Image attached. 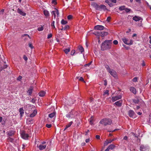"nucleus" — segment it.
Here are the masks:
<instances>
[{
    "label": "nucleus",
    "mask_w": 151,
    "mask_h": 151,
    "mask_svg": "<svg viewBox=\"0 0 151 151\" xmlns=\"http://www.w3.org/2000/svg\"><path fill=\"white\" fill-rule=\"evenodd\" d=\"M7 140L9 141L12 142L14 140V139L11 137H9L7 138Z\"/></svg>",
    "instance_id": "nucleus-38"
},
{
    "label": "nucleus",
    "mask_w": 151,
    "mask_h": 151,
    "mask_svg": "<svg viewBox=\"0 0 151 151\" xmlns=\"http://www.w3.org/2000/svg\"><path fill=\"white\" fill-rule=\"evenodd\" d=\"M76 78L79 79V80L85 82L83 78L82 77H76Z\"/></svg>",
    "instance_id": "nucleus-34"
},
{
    "label": "nucleus",
    "mask_w": 151,
    "mask_h": 151,
    "mask_svg": "<svg viewBox=\"0 0 151 151\" xmlns=\"http://www.w3.org/2000/svg\"><path fill=\"white\" fill-rule=\"evenodd\" d=\"M27 122L28 124H30L33 123V121L32 119L29 118L27 120Z\"/></svg>",
    "instance_id": "nucleus-23"
},
{
    "label": "nucleus",
    "mask_w": 151,
    "mask_h": 151,
    "mask_svg": "<svg viewBox=\"0 0 151 151\" xmlns=\"http://www.w3.org/2000/svg\"><path fill=\"white\" fill-rule=\"evenodd\" d=\"M7 65L6 64L4 65L2 67L3 69H5L7 68Z\"/></svg>",
    "instance_id": "nucleus-61"
},
{
    "label": "nucleus",
    "mask_w": 151,
    "mask_h": 151,
    "mask_svg": "<svg viewBox=\"0 0 151 151\" xmlns=\"http://www.w3.org/2000/svg\"><path fill=\"white\" fill-rule=\"evenodd\" d=\"M45 94V92L44 91H41L39 93V95L40 96L43 97Z\"/></svg>",
    "instance_id": "nucleus-21"
},
{
    "label": "nucleus",
    "mask_w": 151,
    "mask_h": 151,
    "mask_svg": "<svg viewBox=\"0 0 151 151\" xmlns=\"http://www.w3.org/2000/svg\"><path fill=\"white\" fill-rule=\"evenodd\" d=\"M46 145H40L38 147L40 150H42L45 149L46 147Z\"/></svg>",
    "instance_id": "nucleus-16"
},
{
    "label": "nucleus",
    "mask_w": 151,
    "mask_h": 151,
    "mask_svg": "<svg viewBox=\"0 0 151 151\" xmlns=\"http://www.w3.org/2000/svg\"><path fill=\"white\" fill-rule=\"evenodd\" d=\"M109 143L108 140H106V141H105V143H104V145H107Z\"/></svg>",
    "instance_id": "nucleus-56"
},
{
    "label": "nucleus",
    "mask_w": 151,
    "mask_h": 151,
    "mask_svg": "<svg viewBox=\"0 0 151 151\" xmlns=\"http://www.w3.org/2000/svg\"><path fill=\"white\" fill-rule=\"evenodd\" d=\"M46 127L48 128H50L52 127V125L51 124H47L45 125Z\"/></svg>",
    "instance_id": "nucleus-43"
},
{
    "label": "nucleus",
    "mask_w": 151,
    "mask_h": 151,
    "mask_svg": "<svg viewBox=\"0 0 151 151\" xmlns=\"http://www.w3.org/2000/svg\"><path fill=\"white\" fill-rule=\"evenodd\" d=\"M111 40H106L102 44L101 46V50H104L110 49L111 47Z\"/></svg>",
    "instance_id": "nucleus-1"
},
{
    "label": "nucleus",
    "mask_w": 151,
    "mask_h": 151,
    "mask_svg": "<svg viewBox=\"0 0 151 151\" xmlns=\"http://www.w3.org/2000/svg\"><path fill=\"white\" fill-rule=\"evenodd\" d=\"M72 16L71 15H69L67 17V18L68 20H70L72 19Z\"/></svg>",
    "instance_id": "nucleus-46"
},
{
    "label": "nucleus",
    "mask_w": 151,
    "mask_h": 151,
    "mask_svg": "<svg viewBox=\"0 0 151 151\" xmlns=\"http://www.w3.org/2000/svg\"><path fill=\"white\" fill-rule=\"evenodd\" d=\"M23 59L25 61H27L28 59L27 57L25 55H24L23 57Z\"/></svg>",
    "instance_id": "nucleus-54"
},
{
    "label": "nucleus",
    "mask_w": 151,
    "mask_h": 151,
    "mask_svg": "<svg viewBox=\"0 0 151 151\" xmlns=\"http://www.w3.org/2000/svg\"><path fill=\"white\" fill-rule=\"evenodd\" d=\"M125 6H122L119 7V9L120 11H122L125 10Z\"/></svg>",
    "instance_id": "nucleus-32"
},
{
    "label": "nucleus",
    "mask_w": 151,
    "mask_h": 151,
    "mask_svg": "<svg viewBox=\"0 0 151 151\" xmlns=\"http://www.w3.org/2000/svg\"><path fill=\"white\" fill-rule=\"evenodd\" d=\"M105 68L106 69L107 71L109 72L111 69H110L109 66L108 65H105Z\"/></svg>",
    "instance_id": "nucleus-30"
},
{
    "label": "nucleus",
    "mask_w": 151,
    "mask_h": 151,
    "mask_svg": "<svg viewBox=\"0 0 151 151\" xmlns=\"http://www.w3.org/2000/svg\"><path fill=\"white\" fill-rule=\"evenodd\" d=\"M70 51V49L69 48L65 49L64 50V51L65 53L66 54H67L68 53V52H69Z\"/></svg>",
    "instance_id": "nucleus-33"
},
{
    "label": "nucleus",
    "mask_w": 151,
    "mask_h": 151,
    "mask_svg": "<svg viewBox=\"0 0 151 151\" xmlns=\"http://www.w3.org/2000/svg\"><path fill=\"white\" fill-rule=\"evenodd\" d=\"M104 27L101 25H97L94 27V29L96 30H102L104 29Z\"/></svg>",
    "instance_id": "nucleus-5"
},
{
    "label": "nucleus",
    "mask_w": 151,
    "mask_h": 151,
    "mask_svg": "<svg viewBox=\"0 0 151 151\" xmlns=\"http://www.w3.org/2000/svg\"><path fill=\"white\" fill-rule=\"evenodd\" d=\"M128 113L129 116L131 117H133L135 114L134 111L132 110H129Z\"/></svg>",
    "instance_id": "nucleus-9"
},
{
    "label": "nucleus",
    "mask_w": 151,
    "mask_h": 151,
    "mask_svg": "<svg viewBox=\"0 0 151 151\" xmlns=\"http://www.w3.org/2000/svg\"><path fill=\"white\" fill-rule=\"evenodd\" d=\"M133 19L136 22L140 20L141 18L139 17L135 16L133 18Z\"/></svg>",
    "instance_id": "nucleus-19"
},
{
    "label": "nucleus",
    "mask_w": 151,
    "mask_h": 151,
    "mask_svg": "<svg viewBox=\"0 0 151 151\" xmlns=\"http://www.w3.org/2000/svg\"><path fill=\"white\" fill-rule=\"evenodd\" d=\"M115 147V146L114 145L111 144L108 147V148L109 149L112 150Z\"/></svg>",
    "instance_id": "nucleus-31"
},
{
    "label": "nucleus",
    "mask_w": 151,
    "mask_h": 151,
    "mask_svg": "<svg viewBox=\"0 0 151 151\" xmlns=\"http://www.w3.org/2000/svg\"><path fill=\"white\" fill-rule=\"evenodd\" d=\"M55 11H54L55 13L57 14V16H58L59 15V12H58V10L57 9H55Z\"/></svg>",
    "instance_id": "nucleus-52"
},
{
    "label": "nucleus",
    "mask_w": 151,
    "mask_h": 151,
    "mask_svg": "<svg viewBox=\"0 0 151 151\" xmlns=\"http://www.w3.org/2000/svg\"><path fill=\"white\" fill-rule=\"evenodd\" d=\"M92 6L93 7L95 8L97 10H100V6L98 5L96 3H93L91 4Z\"/></svg>",
    "instance_id": "nucleus-10"
},
{
    "label": "nucleus",
    "mask_w": 151,
    "mask_h": 151,
    "mask_svg": "<svg viewBox=\"0 0 151 151\" xmlns=\"http://www.w3.org/2000/svg\"><path fill=\"white\" fill-rule=\"evenodd\" d=\"M43 12L44 15L46 16V17H47L49 16V12L48 11L46 10H44Z\"/></svg>",
    "instance_id": "nucleus-28"
},
{
    "label": "nucleus",
    "mask_w": 151,
    "mask_h": 151,
    "mask_svg": "<svg viewBox=\"0 0 151 151\" xmlns=\"http://www.w3.org/2000/svg\"><path fill=\"white\" fill-rule=\"evenodd\" d=\"M122 98V96L118 95L112 97V101L114 102L118 100L121 99Z\"/></svg>",
    "instance_id": "nucleus-7"
},
{
    "label": "nucleus",
    "mask_w": 151,
    "mask_h": 151,
    "mask_svg": "<svg viewBox=\"0 0 151 151\" xmlns=\"http://www.w3.org/2000/svg\"><path fill=\"white\" fill-rule=\"evenodd\" d=\"M33 88L32 87H31L27 91V93H28V95L30 96L31 95L32 92Z\"/></svg>",
    "instance_id": "nucleus-20"
},
{
    "label": "nucleus",
    "mask_w": 151,
    "mask_h": 151,
    "mask_svg": "<svg viewBox=\"0 0 151 151\" xmlns=\"http://www.w3.org/2000/svg\"><path fill=\"white\" fill-rule=\"evenodd\" d=\"M52 3L53 4H54L55 5L56 4H57L56 0H52Z\"/></svg>",
    "instance_id": "nucleus-44"
},
{
    "label": "nucleus",
    "mask_w": 151,
    "mask_h": 151,
    "mask_svg": "<svg viewBox=\"0 0 151 151\" xmlns=\"http://www.w3.org/2000/svg\"><path fill=\"white\" fill-rule=\"evenodd\" d=\"M90 124L92 125L93 124V119H91L90 121Z\"/></svg>",
    "instance_id": "nucleus-63"
},
{
    "label": "nucleus",
    "mask_w": 151,
    "mask_h": 151,
    "mask_svg": "<svg viewBox=\"0 0 151 151\" xmlns=\"http://www.w3.org/2000/svg\"><path fill=\"white\" fill-rule=\"evenodd\" d=\"M56 113L55 112H53L52 113L49 114L48 116L49 118H48L47 120L48 121H50L49 118H53L54 116H55Z\"/></svg>",
    "instance_id": "nucleus-11"
},
{
    "label": "nucleus",
    "mask_w": 151,
    "mask_h": 151,
    "mask_svg": "<svg viewBox=\"0 0 151 151\" xmlns=\"http://www.w3.org/2000/svg\"><path fill=\"white\" fill-rule=\"evenodd\" d=\"M78 49L82 53L84 51V49L83 47L81 46H79L78 47Z\"/></svg>",
    "instance_id": "nucleus-27"
},
{
    "label": "nucleus",
    "mask_w": 151,
    "mask_h": 151,
    "mask_svg": "<svg viewBox=\"0 0 151 151\" xmlns=\"http://www.w3.org/2000/svg\"><path fill=\"white\" fill-rule=\"evenodd\" d=\"M92 62V61L90 63H88L87 64H86L84 65V66L85 67H86L87 66L89 67V66L91 65V63Z\"/></svg>",
    "instance_id": "nucleus-47"
},
{
    "label": "nucleus",
    "mask_w": 151,
    "mask_h": 151,
    "mask_svg": "<svg viewBox=\"0 0 151 151\" xmlns=\"http://www.w3.org/2000/svg\"><path fill=\"white\" fill-rule=\"evenodd\" d=\"M93 34L97 36H100V32H95L93 33Z\"/></svg>",
    "instance_id": "nucleus-35"
},
{
    "label": "nucleus",
    "mask_w": 151,
    "mask_h": 151,
    "mask_svg": "<svg viewBox=\"0 0 151 151\" xmlns=\"http://www.w3.org/2000/svg\"><path fill=\"white\" fill-rule=\"evenodd\" d=\"M130 90L131 92L133 93L134 94H135L136 93V90L135 88L134 87H131L130 88Z\"/></svg>",
    "instance_id": "nucleus-18"
},
{
    "label": "nucleus",
    "mask_w": 151,
    "mask_h": 151,
    "mask_svg": "<svg viewBox=\"0 0 151 151\" xmlns=\"http://www.w3.org/2000/svg\"><path fill=\"white\" fill-rule=\"evenodd\" d=\"M64 30H65L67 29H68L69 28V26L68 25H66L64 27Z\"/></svg>",
    "instance_id": "nucleus-42"
},
{
    "label": "nucleus",
    "mask_w": 151,
    "mask_h": 151,
    "mask_svg": "<svg viewBox=\"0 0 151 151\" xmlns=\"http://www.w3.org/2000/svg\"><path fill=\"white\" fill-rule=\"evenodd\" d=\"M100 36L101 37H104L107 35L108 33L106 32H100Z\"/></svg>",
    "instance_id": "nucleus-24"
},
{
    "label": "nucleus",
    "mask_w": 151,
    "mask_h": 151,
    "mask_svg": "<svg viewBox=\"0 0 151 151\" xmlns=\"http://www.w3.org/2000/svg\"><path fill=\"white\" fill-rule=\"evenodd\" d=\"M67 23V22L63 19L61 21V24L63 25H65Z\"/></svg>",
    "instance_id": "nucleus-36"
},
{
    "label": "nucleus",
    "mask_w": 151,
    "mask_h": 151,
    "mask_svg": "<svg viewBox=\"0 0 151 151\" xmlns=\"http://www.w3.org/2000/svg\"><path fill=\"white\" fill-rule=\"evenodd\" d=\"M7 134L10 136H13L15 134V132L13 130H9L6 132Z\"/></svg>",
    "instance_id": "nucleus-13"
},
{
    "label": "nucleus",
    "mask_w": 151,
    "mask_h": 151,
    "mask_svg": "<svg viewBox=\"0 0 151 151\" xmlns=\"http://www.w3.org/2000/svg\"><path fill=\"white\" fill-rule=\"evenodd\" d=\"M122 40L124 43L127 45H131L133 43V41L132 40H130L129 41L126 37H124L122 38Z\"/></svg>",
    "instance_id": "nucleus-3"
},
{
    "label": "nucleus",
    "mask_w": 151,
    "mask_h": 151,
    "mask_svg": "<svg viewBox=\"0 0 151 151\" xmlns=\"http://www.w3.org/2000/svg\"><path fill=\"white\" fill-rule=\"evenodd\" d=\"M28 45L29 47H30L31 49H32L33 48V47L31 43H29L28 44Z\"/></svg>",
    "instance_id": "nucleus-49"
},
{
    "label": "nucleus",
    "mask_w": 151,
    "mask_h": 151,
    "mask_svg": "<svg viewBox=\"0 0 151 151\" xmlns=\"http://www.w3.org/2000/svg\"><path fill=\"white\" fill-rule=\"evenodd\" d=\"M17 12L23 16H25L26 15V13L22 11L21 9L19 8L18 9Z\"/></svg>",
    "instance_id": "nucleus-12"
},
{
    "label": "nucleus",
    "mask_w": 151,
    "mask_h": 151,
    "mask_svg": "<svg viewBox=\"0 0 151 151\" xmlns=\"http://www.w3.org/2000/svg\"><path fill=\"white\" fill-rule=\"evenodd\" d=\"M125 11L126 12L128 13L130 11L131 9H128L127 8H125Z\"/></svg>",
    "instance_id": "nucleus-40"
},
{
    "label": "nucleus",
    "mask_w": 151,
    "mask_h": 151,
    "mask_svg": "<svg viewBox=\"0 0 151 151\" xmlns=\"http://www.w3.org/2000/svg\"><path fill=\"white\" fill-rule=\"evenodd\" d=\"M109 91L108 90H106L104 91V94H103V95H105L106 94L109 95Z\"/></svg>",
    "instance_id": "nucleus-45"
},
{
    "label": "nucleus",
    "mask_w": 151,
    "mask_h": 151,
    "mask_svg": "<svg viewBox=\"0 0 151 151\" xmlns=\"http://www.w3.org/2000/svg\"><path fill=\"white\" fill-rule=\"evenodd\" d=\"M22 138L24 139H27L29 136L28 134L24 132H23L21 134Z\"/></svg>",
    "instance_id": "nucleus-8"
},
{
    "label": "nucleus",
    "mask_w": 151,
    "mask_h": 151,
    "mask_svg": "<svg viewBox=\"0 0 151 151\" xmlns=\"http://www.w3.org/2000/svg\"><path fill=\"white\" fill-rule=\"evenodd\" d=\"M55 22L54 21H53L51 24V26L52 27H53L54 28H55V27L54 25Z\"/></svg>",
    "instance_id": "nucleus-50"
},
{
    "label": "nucleus",
    "mask_w": 151,
    "mask_h": 151,
    "mask_svg": "<svg viewBox=\"0 0 151 151\" xmlns=\"http://www.w3.org/2000/svg\"><path fill=\"white\" fill-rule=\"evenodd\" d=\"M36 101V99L34 98H33L32 100L31 101V102L32 103H34Z\"/></svg>",
    "instance_id": "nucleus-58"
},
{
    "label": "nucleus",
    "mask_w": 151,
    "mask_h": 151,
    "mask_svg": "<svg viewBox=\"0 0 151 151\" xmlns=\"http://www.w3.org/2000/svg\"><path fill=\"white\" fill-rule=\"evenodd\" d=\"M75 53V50H73L71 51L70 52V54L71 55H73Z\"/></svg>",
    "instance_id": "nucleus-48"
},
{
    "label": "nucleus",
    "mask_w": 151,
    "mask_h": 151,
    "mask_svg": "<svg viewBox=\"0 0 151 151\" xmlns=\"http://www.w3.org/2000/svg\"><path fill=\"white\" fill-rule=\"evenodd\" d=\"M109 72L114 78H116L117 77V73L116 71L114 70L111 69Z\"/></svg>",
    "instance_id": "nucleus-4"
},
{
    "label": "nucleus",
    "mask_w": 151,
    "mask_h": 151,
    "mask_svg": "<svg viewBox=\"0 0 151 151\" xmlns=\"http://www.w3.org/2000/svg\"><path fill=\"white\" fill-rule=\"evenodd\" d=\"M22 78V76H19L17 78V80L19 81H20Z\"/></svg>",
    "instance_id": "nucleus-55"
},
{
    "label": "nucleus",
    "mask_w": 151,
    "mask_h": 151,
    "mask_svg": "<svg viewBox=\"0 0 151 151\" xmlns=\"http://www.w3.org/2000/svg\"><path fill=\"white\" fill-rule=\"evenodd\" d=\"M37 114V111L36 110H35L34 112L30 115V117H33L35 116Z\"/></svg>",
    "instance_id": "nucleus-25"
},
{
    "label": "nucleus",
    "mask_w": 151,
    "mask_h": 151,
    "mask_svg": "<svg viewBox=\"0 0 151 151\" xmlns=\"http://www.w3.org/2000/svg\"><path fill=\"white\" fill-rule=\"evenodd\" d=\"M133 102L135 104H138L139 101L140 99L138 98L132 99Z\"/></svg>",
    "instance_id": "nucleus-17"
},
{
    "label": "nucleus",
    "mask_w": 151,
    "mask_h": 151,
    "mask_svg": "<svg viewBox=\"0 0 151 151\" xmlns=\"http://www.w3.org/2000/svg\"><path fill=\"white\" fill-rule=\"evenodd\" d=\"M75 113V111L73 110H72L70 112L66 114V116L68 118H72Z\"/></svg>",
    "instance_id": "nucleus-6"
},
{
    "label": "nucleus",
    "mask_w": 151,
    "mask_h": 151,
    "mask_svg": "<svg viewBox=\"0 0 151 151\" xmlns=\"http://www.w3.org/2000/svg\"><path fill=\"white\" fill-rule=\"evenodd\" d=\"M19 112L21 116H22V114L24 113V110L22 108L19 109Z\"/></svg>",
    "instance_id": "nucleus-26"
},
{
    "label": "nucleus",
    "mask_w": 151,
    "mask_h": 151,
    "mask_svg": "<svg viewBox=\"0 0 151 151\" xmlns=\"http://www.w3.org/2000/svg\"><path fill=\"white\" fill-rule=\"evenodd\" d=\"M52 15H53L54 16V18H55L56 17V13L54 11H52Z\"/></svg>",
    "instance_id": "nucleus-51"
},
{
    "label": "nucleus",
    "mask_w": 151,
    "mask_h": 151,
    "mask_svg": "<svg viewBox=\"0 0 151 151\" xmlns=\"http://www.w3.org/2000/svg\"><path fill=\"white\" fill-rule=\"evenodd\" d=\"M138 78L137 77H135L132 79V81L134 82H136L137 81Z\"/></svg>",
    "instance_id": "nucleus-41"
},
{
    "label": "nucleus",
    "mask_w": 151,
    "mask_h": 151,
    "mask_svg": "<svg viewBox=\"0 0 151 151\" xmlns=\"http://www.w3.org/2000/svg\"><path fill=\"white\" fill-rule=\"evenodd\" d=\"M128 139V137L127 136H125L123 138V139L125 140H127Z\"/></svg>",
    "instance_id": "nucleus-64"
},
{
    "label": "nucleus",
    "mask_w": 151,
    "mask_h": 151,
    "mask_svg": "<svg viewBox=\"0 0 151 151\" xmlns=\"http://www.w3.org/2000/svg\"><path fill=\"white\" fill-rule=\"evenodd\" d=\"M122 100H119L115 102L114 104L117 106H122Z\"/></svg>",
    "instance_id": "nucleus-14"
},
{
    "label": "nucleus",
    "mask_w": 151,
    "mask_h": 151,
    "mask_svg": "<svg viewBox=\"0 0 151 151\" xmlns=\"http://www.w3.org/2000/svg\"><path fill=\"white\" fill-rule=\"evenodd\" d=\"M146 150V147L143 145H141L140 147V150L141 151H145Z\"/></svg>",
    "instance_id": "nucleus-22"
},
{
    "label": "nucleus",
    "mask_w": 151,
    "mask_h": 151,
    "mask_svg": "<svg viewBox=\"0 0 151 151\" xmlns=\"http://www.w3.org/2000/svg\"><path fill=\"white\" fill-rule=\"evenodd\" d=\"M100 10H99L100 11H102V10H103L104 11L107 10L106 6L104 5H101L100 6Z\"/></svg>",
    "instance_id": "nucleus-15"
},
{
    "label": "nucleus",
    "mask_w": 151,
    "mask_h": 151,
    "mask_svg": "<svg viewBox=\"0 0 151 151\" xmlns=\"http://www.w3.org/2000/svg\"><path fill=\"white\" fill-rule=\"evenodd\" d=\"M99 123L105 126L111 125L112 123V121L111 119L105 118L101 119Z\"/></svg>",
    "instance_id": "nucleus-2"
},
{
    "label": "nucleus",
    "mask_w": 151,
    "mask_h": 151,
    "mask_svg": "<svg viewBox=\"0 0 151 151\" xmlns=\"http://www.w3.org/2000/svg\"><path fill=\"white\" fill-rule=\"evenodd\" d=\"M111 2H113L114 3H116V0H109Z\"/></svg>",
    "instance_id": "nucleus-59"
},
{
    "label": "nucleus",
    "mask_w": 151,
    "mask_h": 151,
    "mask_svg": "<svg viewBox=\"0 0 151 151\" xmlns=\"http://www.w3.org/2000/svg\"><path fill=\"white\" fill-rule=\"evenodd\" d=\"M111 19V18L110 17H109L107 18V21L108 22H109Z\"/></svg>",
    "instance_id": "nucleus-60"
},
{
    "label": "nucleus",
    "mask_w": 151,
    "mask_h": 151,
    "mask_svg": "<svg viewBox=\"0 0 151 151\" xmlns=\"http://www.w3.org/2000/svg\"><path fill=\"white\" fill-rule=\"evenodd\" d=\"M73 123V122L71 121L70 122L69 124H68L65 126L66 127V128H68L70 127L72 124Z\"/></svg>",
    "instance_id": "nucleus-37"
},
{
    "label": "nucleus",
    "mask_w": 151,
    "mask_h": 151,
    "mask_svg": "<svg viewBox=\"0 0 151 151\" xmlns=\"http://www.w3.org/2000/svg\"><path fill=\"white\" fill-rule=\"evenodd\" d=\"M41 27H39L37 28V30L38 31H42L43 30V27L41 25Z\"/></svg>",
    "instance_id": "nucleus-39"
},
{
    "label": "nucleus",
    "mask_w": 151,
    "mask_h": 151,
    "mask_svg": "<svg viewBox=\"0 0 151 151\" xmlns=\"http://www.w3.org/2000/svg\"><path fill=\"white\" fill-rule=\"evenodd\" d=\"M106 2L111 7L113 6V4L109 0H107L106 1Z\"/></svg>",
    "instance_id": "nucleus-29"
},
{
    "label": "nucleus",
    "mask_w": 151,
    "mask_h": 151,
    "mask_svg": "<svg viewBox=\"0 0 151 151\" xmlns=\"http://www.w3.org/2000/svg\"><path fill=\"white\" fill-rule=\"evenodd\" d=\"M52 34H49L48 35L47 38L48 39H49L51 37H52Z\"/></svg>",
    "instance_id": "nucleus-57"
},
{
    "label": "nucleus",
    "mask_w": 151,
    "mask_h": 151,
    "mask_svg": "<svg viewBox=\"0 0 151 151\" xmlns=\"http://www.w3.org/2000/svg\"><path fill=\"white\" fill-rule=\"evenodd\" d=\"M96 138L97 139H99L100 138V136L99 135H96Z\"/></svg>",
    "instance_id": "nucleus-62"
},
{
    "label": "nucleus",
    "mask_w": 151,
    "mask_h": 151,
    "mask_svg": "<svg viewBox=\"0 0 151 151\" xmlns=\"http://www.w3.org/2000/svg\"><path fill=\"white\" fill-rule=\"evenodd\" d=\"M113 43L115 45H116L118 44V42L117 40H114V41Z\"/></svg>",
    "instance_id": "nucleus-53"
}]
</instances>
